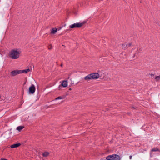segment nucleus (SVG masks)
<instances>
[{
  "mask_svg": "<svg viewBox=\"0 0 160 160\" xmlns=\"http://www.w3.org/2000/svg\"><path fill=\"white\" fill-rule=\"evenodd\" d=\"M21 53V51L19 49H13L9 52V56L12 59H17L19 58Z\"/></svg>",
  "mask_w": 160,
  "mask_h": 160,
  "instance_id": "nucleus-1",
  "label": "nucleus"
},
{
  "mask_svg": "<svg viewBox=\"0 0 160 160\" xmlns=\"http://www.w3.org/2000/svg\"><path fill=\"white\" fill-rule=\"evenodd\" d=\"M86 22H83L82 23H75L69 26V28H79L82 26Z\"/></svg>",
  "mask_w": 160,
  "mask_h": 160,
  "instance_id": "nucleus-2",
  "label": "nucleus"
},
{
  "mask_svg": "<svg viewBox=\"0 0 160 160\" xmlns=\"http://www.w3.org/2000/svg\"><path fill=\"white\" fill-rule=\"evenodd\" d=\"M68 82L67 81H62V82L61 84L59 86L58 89L59 90H61L62 89V87L65 88L66 87L68 86Z\"/></svg>",
  "mask_w": 160,
  "mask_h": 160,
  "instance_id": "nucleus-3",
  "label": "nucleus"
},
{
  "mask_svg": "<svg viewBox=\"0 0 160 160\" xmlns=\"http://www.w3.org/2000/svg\"><path fill=\"white\" fill-rule=\"evenodd\" d=\"M92 80H95L98 79L100 77V75L98 72H94L90 73Z\"/></svg>",
  "mask_w": 160,
  "mask_h": 160,
  "instance_id": "nucleus-4",
  "label": "nucleus"
},
{
  "mask_svg": "<svg viewBox=\"0 0 160 160\" xmlns=\"http://www.w3.org/2000/svg\"><path fill=\"white\" fill-rule=\"evenodd\" d=\"M35 91V88L33 84H32L29 88V93L30 94H33Z\"/></svg>",
  "mask_w": 160,
  "mask_h": 160,
  "instance_id": "nucleus-5",
  "label": "nucleus"
},
{
  "mask_svg": "<svg viewBox=\"0 0 160 160\" xmlns=\"http://www.w3.org/2000/svg\"><path fill=\"white\" fill-rule=\"evenodd\" d=\"M20 73V70H16L12 71L11 72V75L12 76H14Z\"/></svg>",
  "mask_w": 160,
  "mask_h": 160,
  "instance_id": "nucleus-6",
  "label": "nucleus"
},
{
  "mask_svg": "<svg viewBox=\"0 0 160 160\" xmlns=\"http://www.w3.org/2000/svg\"><path fill=\"white\" fill-rule=\"evenodd\" d=\"M131 45V43H124L122 45V48L124 50H126L128 47H130Z\"/></svg>",
  "mask_w": 160,
  "mask_h": 160,
  "instance_id": "nucleus-7",
  "label": "nucleus"
},
{
  "mask_svg": "<svg viewBox=\"0 0 160 160\" xmlns=\"http://www.w3.org/2000/svg\"><path fill=\"white\" fill-rule=\"evenodd\" d=\"M84 79V80L86 81H88L91 80H92L90 74L85 77Z\"/></svg>",
  "mask_w": 160,
  "mask_h": 160,
  "instance_id": "nucleus-8",
  "label": "nucleus"
},
{
  "mask_svg": "<svg viewBox=\"0 0 160 160\" xmlns=\"http://www.w3.org/2000/svg\"><path fill=\"white\" fill-rule=\"evenodd\" d=\"M120 156L117 154H113V160H120Z\"/></svg>",
  "mask_w": 160,
  "mask_h": 160,
  "instance_id": "nucleus-9",
  "label": "nucleus"
},
{
  "mask_svg": "<svg viewBox=\"0 0 160 160\" xmlns=\"http://www.w3.org/2000/svg\"><path fill=\"white\" fill-rule=\"evenodd\" d=\"M30 69L28 68L26 69L20 70L21 73H26L30 71Z\"/></svg>",
  "mask_w": 160,
  "mask_h": 160,
  "instance_id": "nucleus-10",
  "label": "nucleus"
},
{
  "mask_svg": "<svg viewBox=\"0 0 160 160\" xmlns=\"http://www.w3.org/2000/svg\"><path fill=\"white\" fill-rule=\"evenodd\" d=\"M49 154V153L48 152H45L42 153V155L44 157H48Z\"/></svg>",
  "mask_w": 160,
  "mask_h": 160,
  "instance_id": "nucleus-11",
  "label": "nucleus"
},
{
  "mask_svg": "<svg viewBox=\"0 0 160 160\" xmlns=\"http://www.w3.org/2000/svg\"><path fill=\"white\" fill-rule=\"evenodd\" d=\"M113 155H108L106 159L108 160H113Z\"/></svg>",
  "mask_w": 160,
  "mask_h": 160,
  "instance_id": "nucleus-12",
  "label": "nucleus"
},
{
  "mask_svg": "<svg viewBox=\"0 0 160 160\" xmlns=\"http://www.w3.org/2000/svg\"><path fill=\"white\" fill-rule=\"evenodd\" d=\"M20 145V143L16 144L11 145L10 146V147L12 148H15L19 147Z\"/></svg>",
  "mask_w": 160,
  "mask_h": 160,
  "instance_id": "nucleus-13",
  "label": "nucleus"
},
{
  "mask_svg": "<svg viewBox=\"0 0 160 160\" xmlns=\"http://www.w3.org/2000/svg\"><path fill=\"white\" fill-rule=\"evenodd\" d=\"M57 31V29L56 28H52L51 30V33L52 34L55 33Z\"/></svg>",
  "mask_w": 160,
  "mask_h": 160,
  "instance_id": "nucleus-14",
  "label": "nucleus"
},
{
  "mask_svg": "<svg viewBox=\"0 0 160 160\" xmlns=\"http://www.w3.org/2000/svg\"><path fill=\"white\" fill-rule=\"evenodd\" d=\"M24 128L23 126H19L17 127V130L19 131H21Z\"/></svg>",
  "mask_w": 160,
  "mask_h": 160,
  "instance_id": "nucleus-15",
  "label": "nucleus"
},
{
  "mask_svg": "<svg viewBox=\"0 0 160 160\" xmlns=\"http://www.w3.org/2000/svg\"><path fill=\"white\" fill-rule=\"evenodd\" d=\"M155 79L156 82H158L160 81V75L156 76L155 77Z\"/></svg>",
  "mask_w": 160,
  "mask_h": 160,
  "instance_id": "nucleus-16",
  "label": "nucleus"
},
{
  "mask_svg": "<svg viewBox=\"0 0 160 160\" xmlns=\"http://www.w3.org/2000/svg\"><path fill=\"white\" fill-rule=\"evenodd\" d=\"M65 98L64 96H59L55 98V100H57L58 99H64Z\"/></svg>",
  "mask_w": 160,
  "mask_h": 160,
  "instance_id": "nucleus-17",
  "label": "nucleus"
},
{
  "mask_svg": "<svg viewBox=\"0 0 160 160\" xmlns=\"http://www.w3.org/2000/svg\"><path fill=\"white\" fill-rule=\"evenodd\" d=\"M157 151H160L159 150V149L157 148H153L151 150V151L152 152H156Z\"/></svg>",
  "mask_w": 160,
  "mask_h": 160,
  "instance_id": "nucleus-18",
  "label": "nucleus"
},
{
  "mask_svg": "<svg viewBox=\"0 0 160 160\" xmlns=\"http://www.w3.org/2000/svg\"><path fill=\"white\" fill-rule=\"evenodd\" d=\"M132 156L131 155L129 156V159H132Z\"/></svg>",
  "mask_w": 160,
  "mask_h": 160,
  "instance_id": "nucleus-19",
  "label": "nucleus"
},
{
  "mask_svg": "<svg viewBox=\"0 0 160 160\" xmlns=\"http://www.w3.org/2000/svg\"><path fill=\"white\" fill-rule=\"evenodd\" d=\"M0 160H7V159H6L2 158H1V159H0Z\"/></svg>",
  "mask_w": 160,
  "mask_h": 160,
  "instance_id": "nucleus-20",
  "label": "nucleus"
},
{
  "mask_svg": "<svg viewBox=\"0 0 160 160\" xmlns=\"http://www.w3.org/2000/svg\"><path fill=\"white\" fill-rule=\"evenodd\" d=\"M69 90H71V88H69Z\"/></svg>",
  "mask_w": 160,
  "mask_h": 160,
  "instance_id": "nucleus-21",
  "label": "nucleus"
}]
</instances>
